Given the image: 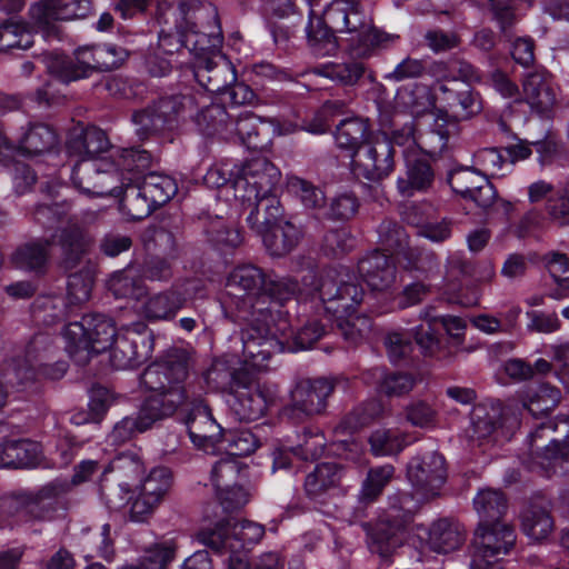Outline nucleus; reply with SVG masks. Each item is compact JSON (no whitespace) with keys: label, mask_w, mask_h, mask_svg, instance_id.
<instances>
[{"label":"nucleus","mask_w":569,"mask_h":569,"mask_svg":"<svg viewBox=\"0 0 569 569\" xmlns=\"http://www.w3.org/2000/svg\"><path fill=\"white\" fill-rule=\"evenodd\" d=\"M419 508V499L407 491H397L388 497V509L378 520L371 533L372 543L386 556L402 545L406 526Z\"/></svg>","instance_id":"12"},{"label":"nucleus","mask_w":569,"mask_h":569,"mask_svg":"<svg viewBox=\"0 0 569 569\" xmlns=\"http://www.w3.org/2000/svg\"><path fill=\"white\" fill-rule=\"evenodd\" d=\"M190 118H194L199 130L204 134H213L220 132L222 129L227 131L230 121V116L220 104L207 106L197 113L194 109L193 116L188 119Z\"/></svg>","instance_id":"54"},{"label":"nucleus","mask_w":569,"mask_h":569,"mask_svg":"<svg viewBox=\"0 0 569 569\" xmlns=\"http://www.w3.org/2000/svg\"><path fill=\"white\" fill-rule=\"evenodd\" d=\"M342 468L336 462H322L316 466L305 480V490L309 498L318 500L336 488L342 477Z\"/></svg>","instance_id":"39"},{"label":"nucleus","mask_w":569,"mask_h":569,"mask_svg":"<svg viewBox=\"0 0 569 569\" xmlns=\"http://www.w3.org/2000/svg\"><path fill=\"white\" fill-rule=\"evenodd\" d=\"M263 122L257 116L244 112L241 113L237 120L229 121L227 132L236 133L244 147L251 150L263 149L269 138L267 133L262 132Z\"/></svg>","instance_id":"37"},{"label":"nucleus","mask_w":569,"mask_h":569,"mask_svg":"<svg viewBox=\"0 0 569 569\" xmlns=\"http://www.w3.org/2000/svg\"><path fill=\"white\" fill-rule=\"evenodd\" d=\"M466 541L463 526L451 519L433 522L428 532V543L438 553H449L459 549Z\"/></svg>","instance_id":"33"},{"label":"nucleus","mask_w":569,"mask_h":569,"mask_svg":"<svg viewBox=\"0 0 569 569\" xmlns=\"http://www.w3.org/2000/svg\"><path fill=\"white\" fill-rule=\"evenodd\" d=\"M111 49L86 47L79 48L74 52V58H67L61 54H52L47 61V68L50 73L57 76L63 82L76 81L87 78L94 70H108L113 63L102 60Z\"/></svg>","instance_id":"20"},{"label":"nucleus","mask_w":569,"mask_h":569,"mask_svg":"<svg viewBox=\"0 0 569 569\" xmlns=\"http://www.w3.org/2000/svg\"><path fill=\"white\" fill-rule=\"evenodd\" d=\"M2 505L33 520H50L56 510V506L50 501H43L32 495L8 498Z\"/></svg>","instance_id":"49"},{"label":"nucleus","mask_w":569,"mask_h":569,"mask_svg":"<svg viewBox=\"0 0 569 569\" xmlns=\"http://www.w3.org/2000/svg\"><path fill=\"white\" fill-rule=\"evenodd\" d=\"M475 509L479 515V523L502 521L507 510V501L503 493L495 489H482L473 499Z\"/></svg>","instance_id":"43"},{"label":"nucleus","mask_w":569,"mask_h":569,"mask_svg":"<svg viewBox=\"0 0 569 569\" xmlns=\"http://www.w3.org/2000/svg\"><path fill=\"white\" fill-rule=\"evenodd\" d=\"M241 341L244 365L257 370L267 369L273 355L286 351L284 333L279 338L269 328L254 323L241 331Z\"/></svg>","instance_id":"22"},{"label":"nucleus","mask_w":569,"mask_h":569,"mask_svg":"<svg viewBox=\"0 0 569 569\" xmlns=\"http://www.w3.org/2000/svg\"><path fill=\"white\" fill-rule=\"evenodd\" d=\"M249 370L247 368L231 369L223 359L214 360L202 373L208 390H221L231 393Z\"/></svg>","instance_id":"40"},{"label":"nucleus","mask_w":569,"mask_h":569,"mask_svg":"<svg viewBox=\"0 0 569 569\" xmlns=\"http://www.w3.org/2000/svg\"><path fill=\"white\" fill-rule=\"evenodd\" d=\"M140 171H133V172H124L127 178H132L131 181H126L124 187L126 193L124 198L121 201L122 208L124 212L132 219V220H141L146 217H148L154 208L158 206L154 202H151V199L149 197H144L142 194V189L140 186L134 187L130 186L131 182L138 179L137 174L142 172Z\"/></svg>","instance_id":"41"},{"label":"nucleus","mask_w":569,"mask_h":569,"mask_svg":"<svg viewBox=\"0 0 569 569\" xmlns=\"http://www.w3.org/2000/svg\"><path fill=\"white\" fill-rule=\"evenodd\" d=\"M117 336L112 319L103 315H87L68 323L62 332L66 351L81 366L110 348Z\"/></svg>","instance_id":"10"},{"label":"nucleus","mask_w":569,"mask_h":569,"mask_svg":"<svg viewBox=\"0 0 569 569\" xmlns=\"http://www.w3.org/2000/svg\"><path fill=\"white\" fill-rule=\"evenodd\" d=\"M483 178L473 166L471 168L461 167L449 172L448 182L453 192L467 199L475 191L477 184L480 183V179Z\"/></svg>","instance_id":"63"},{"label":"nucleus","mask_w":569,"mask_h":569,"mask_svg":"<svg viewBox=\"0 0 569 569\" xmlns=\"http://www.w3.org/2000/svg\"><path fill=\"white\" fill-rule=\"evenodd\" d=\"M178 369L170 373L164 353L149 365L141 375L142 386L150 391L144 398L136 417H124L112 429L109 439L112 443H122L137 433L149 430L157 421L172 417L182 403V391L177 387Z\"/></svg>","instance_id":"1"},{"label":"nucleus","mask_w":569,"mask_h":569,"mask_svg":"<svg viewBox=\"0 0 569 569\" xmlns=\"http://www.w3.org/2000/svg\"><path fill=\"white\" fill-rule=\"evenodd\" d=\"M241 463L233 457L217 461L211 470V481L217 495L243 480Z\"/></svg>","instance_id":"51"},{"label":"nucleus","mask_w":569,"mask_h":569,"mask_svg":"<svg viewBox=\"0 0 569 569\" xmlns=\"http://www.w3.org/2000/svg\"><path fill=\"white\" fill-rule=\"evenodd\" d=\"M319 280L316 284V276L313 271H308L301 279L302 287L291 277H276L267 273V281L260 300V307H263L268 300L282 305L284 301L292 299L297 295H309L317 291Z\"/></svg>","instance_id":"28"},{"label":"nucleus","mask_w":569,"mask_h":569,"mask_svg":"<svg viewBox=\"0 0 569 569\" xmlns=\"http://www.w3.org/2000/svg\"><path fill=\"white\" fill-rule=\"evenodd\" d=\"M306 33L308 44L316 54L326 57L337 51L338 42L335 34L338 32L327 26L322 18L315 23L313 17H309Z\"/></svg>","instance_id":"44"},{"label":"nucleus","mask_w":569,"mask_h":569,"mask_svg":"<svg viewBox=\"0 0 569 569\" xmlns=\"http://www.w3.org/2000/svg\"><path fill=\"white\" fill-rule=\"evenodd\" d=\"M264 527L249 520L219 521L213 527L202 528L198 540L219 553H240L258 543Z\"/></svg>","instance_id":"13"},{"label":"nucleus","mask_w":569,"mask_h":569,"mask_svg":"<svg viewBox=\"0 0 569 569\" xmlns=\"http://www.w3.org/2000/svg\"><path fill=\"white\" fill-rule=\"evenodd\" d=\"M111 162L100 160H80L72 169L71 181L82 194L91 197H119L123 192L127 178L124 172L146 170L151 162L147 150L139 148H111Z\"/></svg>","instance_id":"3"},{"label":"nucleus","mask_w":569,"mask_h":569,"mask_svg":"<svg viewBox=\"0 0 569 569\" xmlns=\"http://www.w3.org/2000/svg\"><path fill=\"white\" fill-rule=\"evenodd\" d=\"M366 67L359 61L328 62L316 68V73L341 86H355L365 76Z\"/></svg>","instance_id":"45"},{"label":"nucleus","mask_w":569,"mask_h":569,"mask_svg":"<svg viewBox=\"0 0 569 569\" xmlns=\"http://www.w3.org/2000/svg\"><path fill=\"white\" fill-rule=\"evenodd\" d=\"M210 4L200 3L198 1L184 2L181 1L178 7V14L180 21H176L174 31L169 28H162L159 32V48L167 54L178 52L181 48H187L191 53L192 42L199 38L203 32H208L207 24L211 21L210 18L203 16L202 19L194 18V11L204 6Z\"/></svg>","instance_id":"16"},{"label":"nucleus","mask_w":569,"mask_h":569,"mask_svg":"<svg viewBox=\"0 0 569 569\" xmlns=\"http://www.w3.org/2000/svg\"><path fill=\"white\" fill-rule=\"evenodd\" d=\"M543 261L556 284V288L551 289L548 296L561 300L569 292V259L565 253L549 252L543 257Z\"/></svg>","instance_id":"46"},{"label":"nucleus","mask_w":569,"mask_h":569,"mask_svg":"<svg viewBox=\"0 0 569 569\" xmlns=\"http://www.w3.org/2000/svg\"><path fill=\"white\" fill-rule=\"evenodd\" d=\"M358 271L372 290H385L396 281L397 268L392 256L379 250L362 258Z\"/></svg>","instance_id":"29"},{"label":"nucleus","mask_w":569,"mask_h":569,"mask_svg":"<svg viewBox=\"0 0 569 569\" xmlns=\"http://www.w3.org/2000/svg\"><path fill=\"white\" fill-rule=\"evenodd\" d=\"M267 281V273L252 263H243L230 271L226 288L227 293L234 298V305L243 312L262 315L267 309L260 307V300Z\"/></svg>","instance_id":"15"},{"label":"nucleus","mask_w":569,"mask_h":569,"mask_svg":"<svg viewBox=\"0 0 569 569\" xmlns=\"http://www.w3.org/2000/svg\"><path fill=\"white\" fill-rule=\"evenodd\" d=\"M203 16L211 21L207 24L208 32H203L192 42L193 77L207 91L222 93L236 82L237 74L231 61L220 52L223 37L217 9L207 4L194 11L196 19H202Z\"/></svg>","instance_id":"7"},{"label":"nucleus","mask_w":569,"mask_h":569,"mask_svg":"<svg viewBox=\"0 0 569 569\" xmlns=\"http://www.w3.org/2000/svg\"><path fill=\"white\" fill-rule=\"evenodd\" d=\"M172 486V473L166 467H156L141 481L138 497L132 501L130 519L144 522L163 501Z\"/></svg>","instance_id":"24"},{"label":"nucleus","mask_w":569,"mask_h":569,"mask_svg":"<svg viewBox=\"0 0 569 569\" xmlns=\"http://www.w3.org/2000/svg\"><path fill=\"white\" fill-rule=\"evenodd\" d=\"M407 476L421 498H433L439 495L447 478L445 458L438 452L415 457L408 465Z\"/></svg>","instance_id":"26"},{"label":"nucleus","mask_w":569,"mask_h":569,"mask_svg":"<svg viewBox=\"0 0 569 569\" xmlns=\"http://www.w3.org/2000/svg\"><path fill=\"white\" fill-rule=\"evenodd\" d=\"M208 239L218 247L237 248L242 242V236L234 226L227 224L222 219L216 218L206 227Z\"/></svg>","instance_id":"62"},{"label":"nucleus","mask_w":569,"mask_h":569,"mask_svg":"<svg viewBox=\"0 0 569 569\" xmlns=\"http://www.w3.org/2000/svg\"><path fill=\"white\" fill-rule=\"evenodd\" d=\"M522 88L526 102L538 112L548 111L556 102V93L543 72L528 73Z\"/></svg>","instance_id":"36"},{"label":"nucleus","mask_w":569,"mask_h":569,"mask_svg":"<svg viewBox=\"0 0 569 569\" xmlns=\"http://www.w3.org/2000/svg\"><path fill=\"white\" fill-rule=\"evenodd\" d=\"M393 475L395 468L389 463L371 468L362 483L361 499L367 501L375 500L381 495L385 487L393 478Z\"/></svg>","instance_id":"60"},{"label":"nucleus","mask_w":569,"mask_h":569,"mask_svg":"<svg viewBox=\"0 0 569 569\" xmlns=\"http://www.w3.org/2000/svg\"><path fill=\"white\" fill-rule=\"evenodd\" d=\"M323 22L346 34L348 48L358 58H370L398 37L375 27L360 0H331L322 11Z\"/></svg>","instance_id":"6"},{"label":"nucleus","mask_w":569,"mask_h":569,"mask_svg":"<svg viewBox=\"0 0 569 569\" xmlns=\"http://www.w3.org/2000/svg\"><path fill=\"white\" fill-rule=\"evenodd\" d=\"M552 527L553 521L543 508L532 506L522 515V530L532 540L545 539Z\"/></svg>","instance_id":"53"},{"label":"nucleus","mask_w":569,"mask_h":569,"mask_svg":"<svg viewBox=\"0 0 569 569\" xmlns=\"http://www.w3.org/2000/svg\"><path fill=\"white\" fill-rule=\"evenodd\" d=\"M164 359L170 372L174 373L178 369L181 372L177 387L182 391L183 400L176 413L181 412L184 416L190 440L196 447L206 451L213 450L222 440V428L213 419L201 395L191 392L190 387L186 386L189 372L196 363L193 352L174 347L164 352Z\"/></svg>","instance_id":"5"},{"label":"nucleus","mask_w":569,"mask_h":569,"mask_svg":"<svg viewBox=\"0 0 569 569\" xmlns=\"http://www.w3.org/2000/svg\"><path fill=\"white\" fill-rule=\"evenodd\" d=\"M109 140L101 129L91 127L79 133H72L67 142V151L70 156L80 160H93V158L109 150Z\"/></svg>","instance_id":"35"},{"label":"nucleus","mask_w":569,"mask_h":569,"mask_svg":"<svg viewBox=\"0 0 569 569\" xmlns=\"http://www.w3.org/2000/svg\"><path fill=\"white\" fill-rule=\"evenodd\" d=\"M435 180L430 162L423 158H407L406 171L397 179V189L402 197L409 198L417 192L427 191Z\"/></svg>","instance_id":"30"},{"label":"nucleus","mask_w":569,"mask_h":569,"mask_svg":"<svg viewBox=\"0 0 569 569\" xmlns=\"http://www.w3.org/2000/svg\"><path fill=\"white\" fill-rule=\"evenodd\" d=\"M18 139L19 150L27 156L36 157L51 152L58 144L56 131L46 123H30Z\"/></svg>","instance_id":"34"},{"label":"nucleus","mask_w":569,"mask_h":569,"mask_svg":"<svg viewBox=\"0 0 569 569\" xmlns=\"http://www.w3.org/2000/svg\"><path fill=\"white\" fill-rule=\"evenodd\" d=\"M176 545L171 541L156 543L138 560L143 569H167L176 557Z\"/></svg>","instance_id":"64"},{"label":"nucleus","mask_w":569,"mask_h":569,"mask_svg":"<svg viewBox=\"0 0 569 569\" xmlns=\"http://www.w3.org/2000/svg\"><path fill=\"white\" fill-rule=\"evenodd\" d=\"M32 44V33L24 22L9 19L0 24V51L27 50Z\"/></svg>","instance_id":"47"},{"label":"nucleus","mask_w":569,"mask_h":569,"mask_svg":"<svg viewBox=\"0 0 569 569\" xmlns=\"http://www.w3.org/2000/svg\"><path fill=\"white\" fill-rule=\"evenodd\" d=\"M379 241L385 250L393 253H405L409 249V239L405 229L393 221H383L378 228Z\"/></svg>","instance_id":"61"},{"label":"nucleus","mask_w":569,"mask_h":569,"mask_svg":"<svg viewBox=\"0 0 569 569\" xmlns=\"http://www.w3.org/2000/svg\"><path fill=\"white\" fill-rule=\"evenodd\" d=\"M381 413V403L377 400H371L348 413L338 425L336 431L341 433H352L359 428L368 425L371 420L380 417Z\"/></svg>","instance_id":"52"},{"label":"nucleus","mask_w":569,"mask_h":569,"mask_svg":"<svg viewBox=\"0 0 569 569\" xmlns=\"http://www.w3.org/2000/svg\"><path fill=\"white\" fill-rule=\"evenodd\" d=\"M335 391V380L329 378H306L299 380L290 392V405L286 412L301 417L319 415L327 408V400Z\"/></svg>","instance_id":"23"},{"label":"nucleus","mask_w":569,"mask_h":569,"mask_svg":"<svg viewBox=\"0 0 569 569\" xmlns=\"http://www.w3.org/2000/svg\"><path fill=\"white\" fill-rule=\"evenodd\" d=\"M406 420L413 427L432 429L438 422V411L423 399L411 400L403 409Z\"/></svg>","instance_id":"57"},{"label":"nucleus","mask_w":569,"mask_h":569,"mask_svg":"<svg viewBox=\"0 0 569 569\" xmlns=\"http://www.w3.org/2000/svg\"><path fill=\"white\" fill-rule=\"evenodd\" d=\"M56 242L62 251V263L67 269H73L89 252L94 238L74 221L59 229L52 239H34L27 241L12 252L10 262L16 269L42 273L49 260V248Z\"/></svg>","instance_id":"8"},{"label":"nucleus","mask_w":569,"mask_h":569,"mask_svg":"<svg viewBox=\"0 0 569 569\" xmlns=\"http://www.w3.org/2000/svg\"><path fill=\"white\" fill-rule=\"evenodd\" d=\"M515 542V531L506 522L479 523L472 542L470 569H489L510 551Z\"/></svg>","instance_id":"14"},{"label":"nucleus","mask_w":569,"mask_h":569,"mask_svg":"<svg viewBox=\"0 0 569 569\" xmlns=\"http://www.w3.org/2000/svg\"><path fill=\"white\" fill-rule=\"evenodd\" d=\"M560 399L561 392L558 388L549 383H541L527 390L523 406L535 418H538L553 410Z\"/></svg>","instance_id":"42"},{"label":"nucleus","mask_w":569,"mask_h":569,"mask_svg":"<svg viewBox=\"0 0 569 569\" xmlns=\"http://www.w3.org/2000/svg\"><path fill=\"white\" fill-rule=\"evenodd\" d=\"M52 338L46 333L36 335L26 346L23 353L13 358L8 366L12 372L7 375L9 385H23L37 379L39 362L52 360L56 353Z\"/></svg>","instance_id":"25"},{"label":"nucleus","mask_w":569,"mask_h":569,"mask_svg":"<svg viewBox=\"0 0 569 569\" xmlns=\"http://www.w3.org/2000/svg\"><path fill=\"white\" fill-rule=\"evenodd\" d=\"M153 351V336L144 325L136 323L118 333L111 345L110 362L118 370L132 369L144 362Z\"/></svg>","instance_id":"18"},{"label":"nucleus","mask_w":569,"mask_h":569,"mask_svg":"<svg viewBox=\"0 0 569 569\" xmlns=\"http://www.w3.org/2000/svg\"><path fill=\"white\" fill-rule=\"evenodd\" d=\"M528 458L532 470H541L547 477L563 475L569 466V417L539 422L527 436Z\"/></svg>","instance_id":"9"},{"label":"nucleus","mask_w":569,"mask_h":569,"mask_svg":"<svg viewBox=\"0 0 569 569\" xmlns=\"http://www.w3.org/2000/svg\"><path fill=\"white\" fill-rule=\"evenodd\" d=\"M241 379L230 393L229 405L240 421H254L266 413L274 400V392L258 383L249 371Z\"/></svg>","instance_id":"21"},{"label":"nucleus","mask_w":569,"mask_h":569,"mask_svg":"<svg viewBox=\"0 0 569 569\" xmlns=\"http://www.w3.org/2000/svg\"><path fill=\"white\" fill-rule=\"evenodd\" d=\"M447 274L452 279L472 277L480 281H487L495 276V268L488 262L483 267V271L479 272L462 253L456 252L451 253L447 259Z\"/></svg>","instance_id":"55"},{"label":"nucleus","mask_w":569,"mask_h":569,"mask_svg":"<svg viewBox=\"0 0 569 569\" xmlns=\"http://www.w3.org/2000/svg\"><path fill=\"white\" fill-rule=\"evenodd\" d=\"M186 298L176 290H167L149 297L141 308L142 315L151 321L171 320L184 306Z\"/></svg>","instance_id":"38"},{"label":"nucleus","mask_w":569,"mask_h":569,"mask_svg":"<svg viewBox=\"0 0 569 569\" xmlns=\"http://www.w3.org/2000/svg\"><path fill=\"white\" fill-rule=\"evenodd\" d=\"M94 273L91 268H84L71 273L67 283V300L70 305H80L89 300L93 286Z\"/></svg>","instance_id":"58"},{"label":"nucleus","mask_w":569,"mask_h":569,"mask_svg":"<svg viewBox=\"0 0 569 569\" xmlns=\"http://www.w3.org/2000/svg\"><path fill=\"white\" fill-rule=\"evenodd\" d=\"M90 10V0H40L30 8L29 14L34 29L43 37L58 38V21L84 18Z\"/></svg>","instance_id":"19"},{"label":"nucleus","mask_w":569,"mask_h":569,"mask_svg":"<svg viewBox=\"0 0 569 569\" xmlns=\"http://www.w3.org/2000/svg\"><path fill=\"white\" fill-rule=\"evenodd\" d=\"M372 136L369 121L353 117L342 120L337 126L335 142L338 149L345 151L353 160L356 152Z\"/></svg>","instance_id":"32"},{"label":"nucleus","mask_w":569,"mask_h":569,"mask_svg":"<svg viewBox=\"0 0 569 569\" xmlns=\"http://www.w3.org/2000/svg\"><path fill=\"white\" fill-rule=\"evenodd\" d=\"M287 187L306 208L319 209L326 203L325 192L308 180L292 176L288 178Z\"/></svg>","instance_id":"56"},{"label":"nucleus","mask_w":569,"mask_h":569,"mask_svg":"<svg viewBox=\"0 0 569 569\" xmlns=\"http://www.w3.org/2000/svg\"><path fill=\"white\" fill-rule=\"evenodd\" d=\"M142 194L158 207L167 203L178 191V186L169 176L149 172L141 183Z\"/></svg>","instance_id":"48"},{"label":"nucleus","mask_w":569,"mask_h":569,"mask_svg":"<svg viewBox=\"0 0 569 569\" xmlns=\"http://www.w3.org/2000/svg\"><path fill=\"white\" fill-rule=\"evenodd\" d=\"M252 229L262 234L263 243L270 254L281 257L292 251L301 238L300 229L290 221L272 223H249Z\"/></svg>","instance_id":"27"},{"label":"nucleus","mask_w":569,"mask_h":569,"mask_svg":"<svg viewBox=\"0 0 569 569\" xmlns=\"http://www.w3.org/2000/svg\"><path fill=\"white\" fill-rule=\"evenodd\" d=\"M317 290L325 311L336 318L345 340L357 343L369 333L371 320L366 316H351L362 302L365 290L347 267L325 269Z\"/></svg>","instance_id":"2"},{"label":"nucleus","mask_w":569,"mask_h":569,"mask_svg":"<svg viewBox=\"0 0 569 569\" xmlns=\"http://www.w3.org/2000/svg\"><path fill=\"white\" fill-rule=\"evenodd\" d=\"M351 167L355 174L370 181L387 178L395 169V148L385 134H373L356 152Z\"/></svg>","instance_id":"17"},{"label":"nucleus","mask_w":569,"mask_h":569,"mask_svg":"<svg viewBox=\"0 0 569 569\" xmlns=\"http://www.w3.org/2000/svg\"><path fill=\"white\" fill-rule=\"evenodd\" d=\"M473 167L482 177H505L511 171V164L508 163L502 153L496 148H485L473 154Z\"/></svg>","instance_id":"50"},{"label":"nucleus","mask_w":569,"mask_h":569,"mask_svg":"<svg viewBox=\"0 0 569 569\" xmlns=\"http://www.w3.org/2000/svg\"><path fill=\"white\" fill-rule=\"evenodd\" d=\"M375 456H391L399 453L406 447L405 437L391 429H378L369 438Z\"/></svg>","instance_id":"59"},{"label":"nucleus","mask_w":569,"mask_h":569,"mask_svg":"<svg viewBox=\"0 0 569 569\" xmlns=\"http://www.w3.org/2000/svg\"><path fill=\"white\" fill-rule=\"evenodd\" d=\"M38 442L20 439L7 440L0 446V466L6 468H34L41 461Z\"/></svg>","instance_id":"31"},{"label":"nucleus","mask_w":569,"mask_h":569,"mask_svg":"<svg viewBox=\"0 0 569 569\" xmlns=\"http://www.w3.org/2000/svg\"><path fill=\"white\" fill-rule=\"evenodd\" d=\"M280 179L279 169L266 158H253L237 169L231 188L234 199L251 209L248 223H272L281 217Z\"/></svg>","instance_id":"4"},{"label":"nucleus","mask_w":569,"mask_h":569,"mask_svg":"<svg viewBox=\"0 0 569 569\" xmlns=\"http://www.w3.org/2000/svg\"><path fill=\"white\" fill-rule=\"evenodd\" d=\"M194 99L188 94L162 97L132 113L136 134L141 139L171 132L193 116Z\"/></svg>","instance_id":"11"}]
</instances>
